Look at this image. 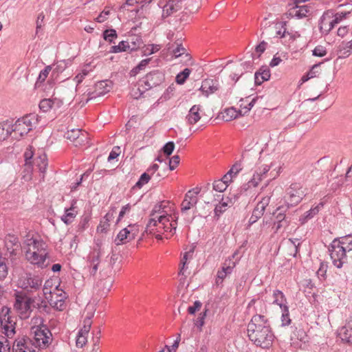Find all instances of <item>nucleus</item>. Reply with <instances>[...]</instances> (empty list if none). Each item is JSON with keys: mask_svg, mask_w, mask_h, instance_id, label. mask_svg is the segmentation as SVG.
I'll use <instances>...</instances> for the list:
<instances>
[{"mask_svg": "<svg viewBox=\"0 0 352 352\" xmlns=\"http://www.w3.org/2000/svg\"><path fill=\"white\" fill-rule=\"evenodd\" d=\"M20 287L22 291L25 292L28 294L38 291L43 284V278L38 276L32 273H26L25 275L20 280Z\"/></svg>", "mask_w": 352, "mask_h": 352, "instance_id": "obj_10", "label": "nucleus"}, {"mask_svg": "<svg viewBox=\"0 0 352 352\" xmlns=\"http://www.w3.org/2000/svg\"><path fill=\"white\" fill-rule=\"evenodd\" d=\"M25 244L28 246L26 250H31L32 251H36V252L47 253L46 243L43 240L30 238L25 241Z\"/></svg>", "mask_w": 352, "mask_h": 352, "instance_id": "obj_17", "label": "nucleus"}, {"mask_svg": "<svg viewBox=\"0 0 352 352\" xmlns=\"http://www.w3.org/2000/svg\"><path fill=\"white\" fill-rule=\"evenodd\" d=\"M351 234L346 235L344 237H342L341 240L340 239V245L347 248V251H350L351 248L349 247L351 244H352V239H350Z\"/></svg>", "mask_w": 352, "mask_h": 352, "instance_id": "obj_59", "label": "nucleus"}, {"mask_svg": "<svg viewBox=\"0 0 352 352\" xmlns=\"http://www.w3.org/2000/svg\"><path fill=\"white\" fill-rule=\"evenodd\" d=\"M322 63H319L318 64H315L313 65L310 71L307 73V77L306 79H303V82L308 80L310 78H314L316 76V74L318 73V69Z\"/></svg>", "mask_w": 352, "mask_h": 352, "instance_id": "obj_58", "label": "nucleus"}, {"mask_svg": "<svg viewBox=\"0 0 352 352\" xmlns=\"http://www.w3.org/2000/svg\"><path fill=\"white\" fill-rule=\"evenodd\" d=\"M305 196V192L302 185L299 183H293L286 189L284 205L289 208L294 207L301 202Z\"/></svg>", "mask_w": 352, "mask_h": 352, "instance_id": "obj_4", "label": "nucleus"}, {"mask_svg": "<svg viewBox=\"0 0 352 352\" xmlns=\"http://www.w3.org/2000/svg\"><path fill=\"white\" fill-rule=\"evenodd\" d=\"M327 265L323 262L320 263V267L316 272V274L319 278L325 279Z\"/></svg>", "mask_w": 352, "mask_h": 352, "instance_id": "obj_56", "label": "nucleus"}, {"mask_svg": "<svg viewBox=\"0 0 352 352\" xmlns=\"http://www.w3.org/2000/svg\"><path fill=\"white\" fill-rule=\"evenodd\" d=\"M270 70L266 66H262L258 71L255 72L254 82L256 85H261L264 81L270 78Z\"/></svg>", "mask_w": 352, "mask_h": 352, "instance_id": "obj_21", "label": "nucleus"}, {"mask_svg": "<svg viewBox=\"0 0 352 352\" xmlns=\"http://www.w3.org/2000/svg\"><path fill=\"white\" fill-rule=\"evenodd\" d=\"M242 170V164L241 162H236L234 164L232 165L231 168L229 170V175H231L232 177H236V175Z\"/></svg>", "mask_w": 352, "mask_h": 352, "instance_id": "obj_53", "label": "nucleus"}, {"mask_svg": "<svg viewBox=\"0 0 352 352\" xmlns=\"http://www.w3.org/2000/svg\"><path fill=\"white\" fill-rule=\"evenodd\" d=\"M13 309L21 320L29 318L32 314V304L34 300L25 292L16 291L14 294Z\"/></svg>", "mask_w": 352, "mask_h": 352, "instance_id": "obj_2", "label": "nucleus"}, {"mask_svg": "<svg viewBox=\"0 0 352 352\" xmlns=\"http://www.w3.org/2000/svg\"><path fill=\"white\" fill-rule=\"evenodd\" d=\"M50 70L51 66H47L44 69L41 71L35 84L36 87H40L41 85L45 80Z\"/></svg>", "mask_w": 352, "mask_h": 352, "instance_id": "obj_45", "label": "nucleus"}, {"mask_svg": "<svg viewBox=\"0 0 352 352\" xmlns=\"http://www.w3.org/2000/svg\"><path fill=\"white\" fill-rule=\"evenodd\" d=\"M140 80L144 84V89L147 91L153 89L162 90L165 87V74L159 69L150 72Z\"/></svg>", "mask_w": 352, "mask_h": 352, "instance_id": "obj_5", "label": "nucleus"}, {"mask_svg": "<svg viewBox=\"0 0 352 352\" xmlns=\"http://www.w3.org/2000/svg\"><path fill=\"white\" fill-rule=\"evenodd\" d=\"M177 219L178 217H173L166 213V214H163L158 217L151 218L146 226L148 228L161 225L164 232H169L171 233V235H173L176 231Z\"/></svg>", "mask_w": 352, "mask_h": 352, "instance_id": "obj_7", "label": "nucleus"}, {"mask_svg": "<svg viewBox=\"0 0 352 352\" xmlns=\"http://www.w3.org/2000/svg\"><path fill=\"white\" fill-rule=\"evenodd\" d=\"M165 203V201H161L157 204H155L151 212V214L150 216L151 217V218L153 217H155V215L156 214H163L164 212H166L164 210V208H166V205H164V204Z\"/></svg>", "mask_w": 352, "mask_h": 352, "instance_id": "obj_47", "label": "nucleus"}, {"mask_svg": "<svg viewBox=\"0 0 352 352\" xmlns=\"http://www.w3.org/2000/svg\"><path fill=\"white\" fill-rule=\"evenodd\" d=\"M32 299L34 300V302H32V309L34 308H35L41 312V311H45V312L47 311V310L48 309L47 303L46 300L43 297L38 295L36 296L32 297Z\"/></svg>", "mask_w": 352, "mask_h": 352, "instance_id": "obj_28", "label": "nucleus"}, {"mask_svg": "<svg viewBox=\"0 0 352 352\" xmlns=\"http://www.w3.org/2000/svg\"><path fill=\"white\" fill-rule=\"evenodd\" d=\"M323 204L322 203L319 204L314 208H311L308 211L305 212L302 217H300L299 221L301 224H305L308 220L312 219L315 215H316L320 210V207H322Z\"/></svg>", "mask_w": 352, "mask_h": 352, "instance_id": "obj_32", "label": "nucleus"}, {"mask_svg": "<svg viewBox=\"0 0 352 352\" xmlns=\"http://www.w3.org/2000/svg\"><path fill=\"white\" fill-rule=\"evenodd\" d=\"M116 213V208H112L105 214L103 219L100 221L99 226L97 228V231L100 232H106L108 230L110 224L109 222L114 218V214Z\"/></svg>", "mask_w": 352, "mask_h": 352, "instance_id": "obj_22", "label": "nucleus"}, {"mask_svg": "<svg viewBox=\"0 0 352 352\" xmlns=\"http://www.w3.org/2000/svg\"><path fill=\"white\" fill-rule=\"evenodd\" d=\"M179 156L176 155L173 156L169 160V169L173 170L179 163Z\"/></svg>", "mask_w": 352, "mask_h": 352, "instance_id": "obj_64", "label": "nucleus"}, {"mask_svg": "<svg viewBox=\"0 0 352 352\" xmlns=\"http://www.w3.org/2000/svg\"><path fill=\"white\" fill-rule=\"evenodd\" d=\"M12 122L6 120L0 122V141L6 140L9 135H12Z\"/></svg>", "mask_w": 352, "mask_h": 352, "instance_id": "obj_29", "label": "nucleus"}, {"mask_svg": "<svg viewBox=\"0 0 352 352\" xmlns=\"http://www.w3.org/2000/svg\"><path fill=\"white\" fill-rule=\"evenodd\" d=\"M120 154V148L119 146H114L110 152L108 161L110 162L117 158Z\"/></svg>", "mask_w": 352, "mask_h": 352, "instance_id": "obj_63", "label": "nucleus"}, {"mask_svg": "<svg viewBox=\"0 0 352 352\" xmlns=\"http://www.w3.org/2000/svg\"><path fill=\"white\" fill-rule=\"evenodd\" d=\"M236 253H234L232 257L226 258L222 264V267L217 271L215 284L217 286L222 285L223 280L230 275L234 268L236 267V263L233 259Z\"/></svg>", "mask_w": 352, "mask_h": 352, "instance_id": "obj_11", "label": "nucleus"}, {"mask_svg": "<svg viewBox=\"0 0 352 352\" xmlns=\"http://www.w3.org/2000/svg\"><path fill=\"white\" fill-rule=\"evenodd\" d=\"M101 252L100 249H94L87 257L89 263H97L99 264L100 262Z\"/></svg>", "mask_w": 352, "mask_h": 352, "instance_id": "obj_39", "label": "nucleus"}, {"mask_svg": "<svg viewBox=\"0 0 352 352\" xmlns=\"http://www.w3.org/2000/svg\"><path fill=\"white\" fill-rule=\"evenodd\" d=\"M110 84L111 82L107 80H102L98 82L95 85L94 91H89L87 94L88 98L86 100V102H88L90 100L97 97L104 96L107 93L109 92L111 89Z\"/></svg>", "mask_w": 352, "mask_h": 352, "instance_id": "obj_14", "label": "nucleus"}, {"mask_svg": "<svg viewBox=\"0 0 352 352\" xmlns=\"http://www.w3.org/2000/svg\"><path fill=\"white\" fill-rule=\"evenodd\" d=\"M327 53L326 48L322 45H317L312 51L313 56L318 57H323Z\"/></svg>", "mask_w": 352, "mask_h": 352, "instance_id": "obj_54", "label": "nucleus"}, {"mask_svg": "<svg viewBox=\"0 0 352 352\" xmlns=\"http://www.w3.org/2000/svg\"><path fill=\"white\" fill-rule=\"evenodd\" d=\"M201 112H202V106L200 104L193 105L189 110L186 119L187 122L190 124H195L199 122L201 118Z\"/></svg>", "mask_w": 352, "mask_h": 352, "instance_id": "obj_18", "label": "nucleus"}, {"mask_svg": "<svg viewBox=\"0 0 352 352\" xmlns=\"http://www.w3.org/2000/svg\"><path fill=\"white\" fill-rule=\"evenodd\" d=\"M10 308L3 306L0 311V332L8 338H12L16 333V322L10 316Z\"/></svg>", "mask_w": 352, "mask_h": 352, "instance_id": "obj_8", "label": "nucleus"}, {"mask_svg": "<svg viewBox=\"0 0 352 352\" xmlns=\"http://www.w3.org/2000/svg\"><path fill=\"white\" fill-rule=\"evenodd\" d=\"M191 73V69L189 68H185L182 72L179 73L175 78L177 84L182 85L185 82L186 79L188 78Z\"/></svg>", "mask_w": 352, "mask_h": 352, "instance_id": "obj_43", "label": "nucleus"}, {"mask_svg": "<svg viewBox=\"0 0 352 352\" xmlns=\"http://www.w3.org/2000/svg\"><path fill=\"white\" fill-rule=\"evenodd\" d=\"M36 118L34 114H28L18 119L14 124H12V138L19 140L27 135L36 124Z\"/></svg>", "mask_w": 352, "mask_h": 352, "instance_id": "obj_3", "label": "nucleus"}, {"mask_svg": "<svg viewBox=\"0 0 352 352\" xmlns=\"http://www.w3.org/2000/svg\"><path fill=\"white\" fill-rule=\"evenodd\" d=\"M290 8L285 13L287 18H296L302 19L306 17L307 13L309 12V7L308 6H289Z\"/></svg>", "mask_w": 352, "mask_h": 352, "instance_id": "obj_16", "label": "nucleus"}, {"mask_svg": "<svg viewBox=\"0 0 352 352\" xmlns=\"http://www.w3.org/2000/svg\"><path fill=\"white\" fill-rule=\"evenodd\" d=\"M227 186L228 184H226L223 181H221V179L214 181L212 184L213 190L219 192H223L226 189Z\"/></svg>", "mask_w": 352, "mask_h": 352, "instance_id": "obj_52", "label": "nucleus"}, {"mask_svg": "<svg viewBox=\"0 0 352 352\" xmlns=\"http://www.w3.org/2000/svg\"><path fill=\"white\" fill-rule=\"evenodd\" d=\"M126 42L128 43V45L129 47V50H130L131 52L137 50L143 44V41L141 36L137 35L130 36L126 40Z\"/></svg>", "mask_w": 352, "mask_h": 352, "instance_id": "obj_33", "label": "nucleus"}, {"mask_svg": "<svg viewBox=\"0 0 352 352\" xmlns=\"http://www.w3.org/2000/svg\"><path fill=\"white\" fill-rule=\"evenodd\" d=\"M129 230V233L131 235V238L134 239L139 233V226L137 224H130L126 227Z\"/></svg>", "mask_w": 352, "mask_h": 352, "instance_id": "obj_57", "label": "nucleus"}, {"mask_svg": "<svg viewBox=\"0 0 352 352\" xmlns=\"http://www.w3.org/2000/svg\"><path fill=\"white\" fill-rule=\"evenodd\" d=\"M261 180V173H258V171H256L252 176V178L248 182L247 185L248 186V188L256 187Z\"/></svg>", "mask_w": 352, "mask_h": 352, "instance_id": "obj_51", "label": "nucleus"}, {"mask_svg": "<svg viewBox=\"0 0 352 352\" xmlns=\"http://www.w3.org/2000/svg\"><path fill=\"white\" fill-rule=\"evenodd\" d=\"M147 90L144 89V85L142 82V81L140 80L136 85H135L131 91V96L134 99H139L140 98L143 94Z\"/></svg>", "mask_w": 352, "mask_h": 352, "instance_id": "obj_34", "label": "nucleus"}, {"mask_svg": "<svg viewBox=\"0 0 352 352\" xmlns=\"http://www.w3.org/2000/svg\"><path fill=\"white\" fill-rule=\"evenodd\" d=\"M225 113L228 118L226 120L227 121L235 119L238 116L239 112L236 111L234 107H231L225 110Z\"/></svg>", "mask_w": 352, "mask_h": 352, "instance_id": "obj_61", "label": "nucleus"}, {"mask_svg": "<svg viewBox=\"0 0 352 352\" xmlns=\"http://www.w3.org/2000/svg\"><path fill=\"white\" fill-rule=\"evenodd\" d=\"M35 164L38 168L42 174V178L44 179L45 173L47 167V159L45 155H40L35 160Z\"/></svg>", "mask_w": 352, "mask_h": 352, "instance_id": "obj_35", "label": "nucleus"}, {"mask_svg": "<svg viewBox=\"0 0 352 352\" xmlns=\"http://www.w3.org/2000/svg\"><path fill=\"white\" fill-rule=\"evenodd\" d=\"M352 41L347 43L342 42L339 46L338 57L344 58L349 57L351 54Z\"/></svg>", "mask_w": 352, "mask_h": 352, "instance_id": "obj_31", "label": "nucleus"}, {"mask_svg": "<svg viewBox=\"0 0 352 352\" xmlns=\"http://www.w3.org/2000/svg\"><path fill=\"white\" fill-rule=\"evenodd\" d=\"M82 130L79 129H72L71 130L67 131L65 133V138L67 140H69L70 141L73 142L74 143L75 141L80 137L79 135H81Z\"/></svg>", "mask_w": 352, "mask_h": 352, "instance_id": "obj_41", "label": "nucleus"}, {"mask_svg": "<svg viewBox=\"0 0 352 352\" xmlns=\"http://www.w3.org/2000/svg\"><path fill=\"white\" fill-rule=\"evenodd\" d=\"M8 252L9 253V258L13 262L18 258L19 251L20 249V243L16 238L13 241H10L6 244Z\"/></svg>", "mask_w": 352, "mask_h": 352, "instance_id": "obj_24", "label": "nucleus"}, {"mask_svg": "<svg viewBox=\"0 0 352 352\" xmlns=\"http://www.w3.org/2000/svg\"><path fill=\"white\" fill-rule=\"evenodd\" d=\"M270 201V197H264L256 204L252 211V214L249 219V226L256 223L264 214L266 207L269 205Z\"/></svg>", "mask_w": 352, "mask_h": 352, "instance_id": "obj_13", "label": "nucleus"}, {"mask_svg": "<svg viewBox=\"0 0 352 352\" xmlns=\"http://www.w3.org/2000/svg\"><path fill=\"white\" fill-rule=\"evenodd\" d=\"M200 89L205 96H208L219 89L218 82L212 79H206L203 81Z\"/></svg>", "mask_w": 352, "mask_h": 352, "instance_id": "obj_20", "label": "nucleus"}, {"mask_svg": "<svg viewBox=\"0 0 352 352\" xmlns=\"http://www.w3.org/2000/svg\"><path fill=\"white\" fill-rule=\"evenodd\" d=\"M31 334L33 335V339L30 342H32V344L36 347L44 349L49 346L50 341L52 340V333L46 326L32 327Z\"/></svg>", "mask_w": 352, "mask_h": 352, "instance_id": "obj_6", "label": "nucleus"}, {"mask_svg": "<svg viewBox=\"0 0 352 352\" xmlns=\"http://www.w3.org/2000/svg\"><path fill=\"white\" fill-rule=\"evenodd\" d=\"M113 285V280L111 278L101 279L97 282L96 287L99 292H101V296L107 295L111 290Z\"/></svg>", "mask_w": 352, "mask_h": 352, "instance_id": "obj_25", "label": "nucleus"}, {"mask_svg": "<svg viewBox=\"0 0 352 352\" xmlns=\"http://www.w3.org/2000/svg\"><path fill=\"white\" fill-rule=\"evenodd\" d=\"M57 297H59L58 299L54 301L51 299V304L53 305V307L59 311H63L65 308V294L60 293V294H56Z\"/></svg>", "mask_w": 352, "mask_h": 352, "instance_id": "obj_37", "label": "nucleus"}, {"mask_svg": "<svg viewBox=\"0 0 352 352\" xmlns=\"http://www.w3.org/2000/svg\"><path fill=\"white\" fill-rule=\"evenodd\" d=\"M54 104L53 100L51 99H43L39 103V108L43 112H47L51 109Z\"/></svg>", "mask_w": 352, "mask_h": 352, "instance_id": "obj_49", "label": "nucleus"}, {"mask_svg": "<svg viewBox=\"0 0 352 352\" xmlns=\"http://www.w3.org/2000/svg\"><path fill=\"white\" fill-rule=\"evenodd\" d=\"M150 179L151 174L146 171L141 175L139 180L136 182L135 187L141 188L144 184H147Z\"/></svg>", "mask_w": 352, "mask_h": 352, "instance_id": "obj_48", "label": "nucleus"}, {"mask_svg": "<svg viewBox=\"0 0 352 352\" xmlns=\"http://www.w3.org/2000/svg\"><path fill=\"white\" fill-rule=\"evenodd\" d=\"M330 16L327 14H323L320 19L319 29L324 34H328L330 32L329 25Z\"/></svg>", "mask_w": 352, "mask_h": 352, "instance_id": "obj_36", "label": "nucleus"}, {"mask_svg": "<svg viewBox=\"0 0 352 352\" xmlns=\"http://www.w3.org/2000/svg\"><path fill=\"white\" fill-rule=\"evenodd\" d=\"M117 36V32L114 29H107L103 32L104 39L109 43H113V39Z\"/></svg>", "mask_w": 352, "mask_h": 352, "instance_id": "obj_50", "label": "nucleus"}, {"mask_svg": "<svg viewBox=\"0 0 352 352\" xmlns=\"http://www.w3.org/2000/svg\"><path fill=\"white\" fill-rule=\"evenodd\" d=\"M79 136L74 143L75 146H86L89 144L88 134L86 131H82Z\"/></svg>", "mask_w": 352, "mask_h": 352, "instance_id": "obj_44", "label": "nucleus"}, {"mask_svg": "<svg viewBox=\"0 0 352 352\" xmlns=\"http://www.w3.org/2000/svg\"><path fill=\"white\" fill-rule=\"evenodd\" d=\"M77 204L76 199H72L69 208H65V214L61 217V220L67 225L70 224L76 217L78 212L75 210Z\"/></svg>", "mask_w": 352, "mask_h": 352, "instance_id": "obj_19", "label": "nucleus"}, {"mask_svg": "<svg viewBox=\"0 0 352 352\" xmlns=\"http://www.w3.org/2000/svg\"><path fill=\"white\" fill-rule=\"evenodd\" d=\"M160 5L162 6V16L165 19L182 8L181 0H160Z\"/></svg>", "mask_w": 352, "mask_h": 352, "instance_id": "obj_12", "label": "nucleus"}, {"mask_svg": "<svg viewBox=\"0 0 352 352\" xmlns=\"http://www.w3.org/2000/svg\"><path fill=\"white\" fill-rule=\"evenodd\" d=\"M281 310H282V316H281L282 326H283V327L288 326L292 322V320L290 319V317H289V307H285V309H283Z\"/></svg>", "mask_w": 352, "mask_h": 352, "instance_id": "obj_46", "label": "nucleus"}, {"mask_svg": "<svg viewBox=\"0 0 352 352\" xmlns=\"http://www.w3.org/2000/svg\"><path fill=\"white\" fill-rule=\"evenodd\" d=\"M340 239H335L330 245L329 251L332 262L338 268H340L346 262L347 248L340 245Z\"/></svg>", "mask_w": 352, "mask_h": 352, "instance_id": "obj_9", "label": "nucleus"}, {"mask_svg": "<svg viewBox=\"0 0 352 352\" xmlns=\"http://www.w3.org/2000/svg\"><path fill=\"white\" fill-rule=\"evenodd\" d=\"M133 238H131V235L129 233V230L126 228L121 230L118 234L117 236L115 239V243L117 245L121 244H125L126 243L132 241Z\"/></svg>", "mask_w": 352, "mask_h": 352, "instance_id": "obj_30", "label": "nucleus"}, {"mask_svg": "<svg viewBox=\"0 0 352 352\" xmlns=\"http://www.w3.org/2000/svg\"><path fill=\"white\" fill-rule=\"evenodd\" d=\"M47 255V253L36 252V251H32L31 250H25V256L27 261L31 264L36 265L41 268L47 266V265L45 264Z\"/></svg>", "mask_w": 352, "mask_h": 352, "instance_id": "obj_15", "label": "nucleus"}, {"mask_svg": "<svg viewBox=\"0 0 352 352\" xmlns=\"http://www.w3.org/2000/svg\"><path fill=\"white\" fill-rule=\"evenodd\" d=\"M290 221H274L273 229L274 230L275 233H278L281 228H287L289 226Z\"/></svg>", "mask_w": 352, "mask_h": 352, "instance_id": "obj_60", "label": "nucleus"}, {"mask_svg": "<svg viewBox=\"0 0 352 352\" xmlns=\"http://www.w3.org/2000/svg\"><path fill=\"white\" fill-rule=\"evenodd\" d=\"M248 336L256 346L270 349L275 336L268 318L261 314H254L248 324Z\"/></svg>", "mask_w": 352, "mask_h": 352, "instance_id": "obj_1", "label": "nucleus"}, {"mask_svg": "<svg viewBox=\"0 0 352 352\" xmlns=\"http://www.w3.org/2000/svg\"><path fill=\"white\" fill-rule=\"evenodd\" d=\"M174 148H175L174 142L170 141L164 145L162 150L163 153H164V155H166L167 156H170L172 154V153L173 152Z\"/></svg>", "mask_w": 352, "mask_h": 352, "instance_id": "obj_55", "label": "nucleus"}, {"mask_svg": "<svg viewBox=\"0 0 352 352\" xmlns=\"http://www.w3.org/2000/svg\"><path fill=\"white\" fill-rule=\"evenodd\" d=\"M289 208L285 205L278 206L276 211L273 212V216L275 218V221H290L286 216V212Z\"/></svg>", "mask_w": 352, "mask_h": 352, "instance_id": "obj_26", "label": "nucleus"}, {"mask_svg": "<svg viewBox=\"0 0 352 352\" xmlns=\"http://www.w3.org/2000/svg\"><path fill=\"white\" fill-rule=\"evenodd\" d=\"M129 45L126 41H120L118 45H113L111 47L109 52L110 53H119L122 52H126L129 50Z\"/></svg>", "mask_w": 352, "mask_h": 352, "instance_id": "obj_40", "label": "nucleus"}, {"mask_svg": "<svg viewBox=\"0 0 352 352\" xmlns=\"http://www.w3.org/2000/svg\"><path fill=\"white\" fill-rule=\"evenodd\" d=\"M30 342L28 338H21L16 339L12 346V352H34L31 351L28 346V343Z\"/></svg>", "mask_w": 352, "mask_h": 352, "instance_id": "obj_23", "label": "nucleus"}, {"mask_svg": "<svg viewBox=\"0 0 352 352\" xmlns=\"http://www.w3.org/2000/svg\"><path fill=\"white\" fill-rule=\"evenodd\" d=\"M351 329H349L346 327H342L338 330V336L342 342L350 343L351 337Z\"/></svg>", "mask_w": 352, "mask_h": 352, "instance_id": "obj_38", "label": "nucleus"}, {"mask_svg": "<svg viewBox=\"0 0 352 352\" xmlns=\"http://www.w3.org/2000/svg\"><path fill=\"white\" fill-rule=\"evenodd\" d=\"M228 206V202L224 201V199L222 197L221 201L219 203V204H217L215 206L214 212V215L217 218L220 217L221 214H223L227 208Z\"/></svg>", "mask_w": 352, "mask_h": 352, "instance_id": "obj_42", "label": "nucleus"}, {"mask_svg": "<svg viewBox=\"0 0 352 352\" xmlns=\"http://www.w3.org/2000/svg\"><path fill=\"white\" fill-rule=\"evenodd\" d=\"M273 304L278 305L281 309H285V307H288L285 296L279 289H275L273 292Z\"/></svg>", "mask_w": 352, "mask_h": 352, "instance_id": "obj_27", "label": "nucleus"}, {"mask_svg": "<svg viewBox=\"0 0 352 352\" xmlns=\"http://www.w3.org/2000/svg\"><path fill=\"white\" fill-rule=\"evenodd\" d=\"M87 342V337L85 335L78 333L76 344L77 347L82 348Z\"/></svg>", "mask_w": 352, "mask_h": 352, "instance_id": "obj_62", "label": "nucleus"}]
</instances>
